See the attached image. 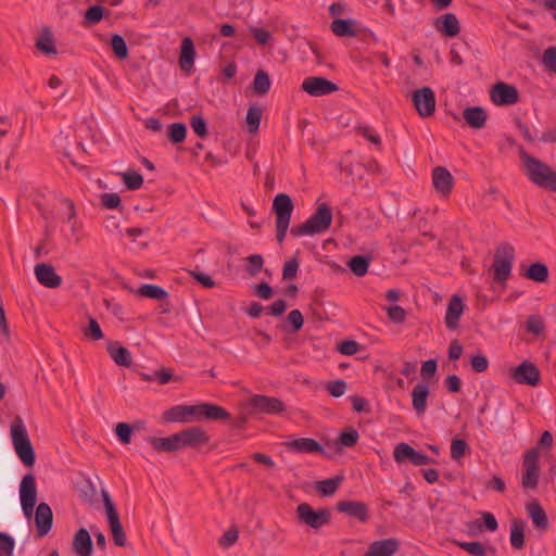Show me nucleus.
Wrapping results in <instances>:
<instances>
[{
  "instance_id": "f257e3e1",
  "label": "nucleus",
  "mask_w": 556,
  "mask_h": 556,
  "mask_svg": "<svg viewBox=\"0 0 556 556\" xmlns=\"http://www.w3.org/2000/svg\"><path fill=\"white\" fill-rule=\"evenodd\" d=\"M162 419L164 422L229 420L230 413L220 405L202 402L195 405L173 406L163 413Z\"/></svg>"
},
{
  "instance_id": "f03ea898",
  "label": "nucleus",
  "mask_w": 556,
  "mask_h": 556,
  "mask_svg": "<svg viewBox=\"0 0 556 556\" xmlns=\"http://www.w3.org/2000/svg\"><path fill=\"white\" fill-rule=\"evenodd\" d=\"M520 156L530 181L542 189L556 192V172L546 163L528 154L523 148L520 149Z\"/></svg>"
},
{
  "instance_id": "7ed1b4c3",
  "label": "nucleus",
  "mask_w": 556,
  "mask_h": 556,
  "mask_svg": "<svg viewBox=\"0 0 556 556\" xmlns=\"http://www.w3.org/2000/svg\"><path fill=\"white\" fill-rule=\"evenodd\" d=\"M332 210L328 203H319L313 215L303 224L293 226L290 233L293 237L313 236L327 231L332 223Z\"/></svg>"
},
{
  "instance_id": "20e7f679",
  "label": "nucleus",
  "mask_w": 556,
  "mask_h": 556,
  "mask_svg": "<svg viewBox=\"0 0 556 556\" xmlns=\"http://www.w3.org/2000/svg\"><path fill=\"white\" fill-rule=\"evenodd\" d=\"M11 438L17 457L24 466L33 467L36 453L21 417H16L11 425Z\"/></svg>"
},
{
  "instance_id": "39448f33",
  "label": "nucleus",
  "mask_w": 556,
  "mask_h": 556,
  "mask_svg": "<svg viewBox=\"0 0 556 556\" xmlns=\"http://www.w3.org/2000/svg\"><path fill=\"white\" fill-rule=\"evenodd\" d=\"M294 203L292 198L287 193H278L273 200L271 212L276 216V238L281 243L289 229Z\"/></svg>"
},
{
  "instance_id": "423d86ee",
  "label": "nucleus",
  "mask_w": 556,
  "mask_h": 556,
  "mask_svg": "<svg viewBox=\"0 0 556 556\" xmlns=\"http://www.w3.org/2000/svg\"><path fill=\"white\" fill-rule=\"evenodd\" d=\"M515 260V249L509 243H502L495 249L494 262L492 265L493 280L503 287L511 275Z\"/></svg>"
},
{
  "instance_id": "0eeeda50",
  "label": "nucleus",
  "mask_w": 556,
  "mask_h": 556,
  "mask_svg": "<svg viewBox=\"0 0 556 556\" xmlns=\"http://www.w3.org/2000/svg\"><path fill=\"white\" fill-rule=\"evenodd\" d=\"M541 476V466L539 453L535 448L528 450L522 457L521 465V488L525 490H535L539 485Z\"/></svg>"
},
{
  "instance_id": "6e6552de",
  "label": "nucleus",
  "mask_w": 556,
  "mask_h": 556,
  "mask_svg": "<svg viewBox=\"0 0 556 556\" xmlns=\"http://www.w3.org/2000/svg\"><path fill=\"white\" fill-rule=\"evenodd\" d=\"M101 494L113 542L115 545L123 547L127 544V538L119 519V514L109 492L102 490Z\"/></svg>"
},
{
  "instance_id": "1a4fd4ad",
  "label": "nucleus",
  "mask_w": 556,
  "mask_h": 556,
  "mask_svg": "<svg viewBox=\"0 0 556 556\" xmlns=\"http://www.w3.org/2000/svg\"><path fill=\"white\" fill-rule=\"evenodd\" d=\"M295 511L301 523L316 531L328 525L331 520V513L327 507L315 510L308 503H301L298 505Z\"/></svg>"
},
{
  "instance_id": "9d476101",
  "label": "nucleus",
  "mask_w": 556,
  "mask_h": 556,
  "mask_svg": "<svg viewBox=\"0 0 556 556\" xmlns=\"http://www.w3.org/2000/svg\"><path fill=\"white\" fill-rule=\"evenodd\" d=\"M252 410L250 414L279 415L286 410L285 403L275 396L255 394L247 402Z\"/></svg>"
},
{
  "instance_id": "9b49d317",
  "label": "nucleus",
  "mask_w": 556,
  "mask_h": 556,
  "mask_svg": "<svg viewBox=\"0 0 556 556\" xmlns=\"http://www.w3.org/2000/svg\"><path fill=\"white\" fill-rule=\"evenodd\" d=\"M20 502L24 516L29 519L37 503V486L33 473L25 475L20 483Z\"/></svg>"
},
{
  "instance_id": "f8f14e48",
  "label": "nucleus",
  "mask_w": 556,
  "mask_h": 556,
  "mask_svg": "<svg viewBox=\"0 0 556 556\" xmlns=\"http://www.w3.org/2000/svg\"><path fill=\"white\" fill-rule=\"evenodd\" d=\"M393 459L396 464L409 463L414 466L435 464V460L418 452L408 443L401 442L393 450Z\"/></svg>"
},
{
  "instance_id": "ddd939ff",
  "label": "nucleus",
  "mask_w": 556,
  "mask_h": 556,
  "mask_svg": "<svg viewBox=\"0 0 556 556\" xmlns=\"http://www.w3.org/2000/svg\"><path fill=\"white\" fill-rule=\"evenodd\" d=\"M412 102L419 116L424 118L432 116L435 112V93L428 86L414 90Z\"/></svg>"
},
{
  "instance_id": "4468645a",
  "label": "nucleus",
  "mask_w": 556,
  "mask_h": 556,
  "mask_svg": "<svg viewBox=\"0 0 556 556\" xmlns=\"http://www.w3.org/2000/svg\"><path fill=\"white\" fill-rule=\"evenodd\" d=\"M510 377L516 383L530 387H536L541 381L540 369L527 359L510 369Z\"/></svg>"
},
{
  "instance_id": "2eb2a0df",
  "label": "nucleus",
  "mask_w": 556,
  "mask_h": 556,
  "mask_svg": "<svg viewBox=\"0 0 556 556\" xmlns=\"http://www.w3.org/2000/svg\"><path fill=\"white\" fill-rule=\"evenodd\" d=\"M490 98L495 105L508 106L519 101V92L515 86L498 81L491 88Z\"/></svg>"
},
{
  "instance_id": "dca6fc26",
  "label": "nucleus",
  "mask_w": 556,
  "mask_h": 556,
  "mask_svg": "<svg viewBox=\"0 0 556 556\" xmlns=\"http://www.w3.org/2000/svg\"><path fill=\"white\" fill-rule=\"evenodd\" d=\"M301 89L312 97H323L338 91L339 87L326 77L309 76L303 80Z\"/></svg>"
},
{
  "instance_id": "f3484780",
  "label": "nucleus",
  "mask_w": 556,
  "mask_h": 556,
  "mask_svg": "<svg viewBox=\"0 0 556 556\" xmlns=\"http://www.w3.org/2000/svg\"><path fill=\"white\" fill-rule=\"evenodd\" d=\"M178 439L179 450L182 448H198L202 444H206L210 441V437L206 432L198 426L184 429L176 432Z\"/></svg>"
},
{
  "instance_id": "a211bd4d",
  "label": "nucleus",
  "mask_w": 556,
  "mask_h": 556,
  "mask_svg": "<svg viewBox=\"0 0 556 556\" xmlns=\"http://www.w3.org/2000/svg\"><path fill=\"white\" fill-rule=\"evenodd\" d=\"M287 450L294 453L320 454L326 458H331V455L324 448V446L313 438H299L285 443Z\"/></svg>"
},
{
  "instance_id": "6ab92c4d",
  "label": "nucleus",
  "mask_w": 556,
  "mask_h": 556,
  "mask_svg": "<svg viewBox=\"0 0 556 556\" xmlns=\"http://www.w3.org/2000/svg\"><path fill=\"white\" fill-rule=\"evenodd\" d=\"M33 515L35 518L37 535L39 538L48 535L53 526V513L51 507L45 502L39 503Z\"/></svg>"
},
{
  "instance_id": "aec40b11",
  "label": "nucleus",
  "mask_w": 556,
  "mask_h": 556,
  "mask_svg": "<svg viewBox=\"0 0 556 556\" xmlns=\"http://www.w3.org/2000/svg\"><path fill=\"white\" fill-rule=\"evenodd\" d=\"M526 513L531 519L534 529L541 533H545L549 529L548 517L538 498H532L526 506Z\"/></svg>"
},
{
  "instance_id": "412c9836",
  "label": "nucleus",
  "mask_w": 556,
  "mask_h": 556,
  "mask_svg": "<svg viewBox=\"0 0 556 556\" xmlns=\"http://www.w3.org/2000/svg\"><path fill=\"white\" fill-rule=\"evenodd\" d=\"M336 509L363 523H366L369 520L368 505L361 501H340L337 503Z\"/></svg>"
},
{
  "instance_id": "4be33fe9",
  "label": "nucleus",
  "mask_w": 556,
  "mask_h": 556,
  "mask_svg": "<svg viewBox=\"0 0 556 556\" xmlns=\"http://www.w3.org/2000/svg\"><path fill=\"white\" fill-rule=\"evenodd\" d=\"M34 273L38 282L46 288L55 289L62 285V277L56 274L54 267L49 263L36 264Z\"/></svg>"
},
{
  "instance_id": "5701e85b",
  "label": "nucleus",
  "mask_w": 556,
  "mask_h": 556,
  "mask_svg": "<svg viewBox=\"0 0 556 556\" xmlns=\"http://www.w3.org/2000/svg\"><path fill=\"white\" fill-rule=\"evenodd\" d=\"M454 177L446 167L437 166L432 169V185L442 197H447L454 187Z\"/></svg>"
},
{
  "instance_id": "b1692460",
  "label": "nucleus",
  "mask_w": 556,
  "mask_h": 556,
  "mask_svg": "<svg viewBox=\"0 0 556 556\" xmlns=\"http://www.w3.org/2000/svg\"><path fill=\"white\" fill-rule=\"evenodd\" d=\"M435 29L446 38H454L460 33V24L454 13H445L433 22Z\"/></svg>"
},
{
  "instance_id": "393cba45",
  "label": "nucleus",
  "mask_w": 556,
  "mask_h": 556,
  "mask_svg": "<svg viewBox=\"0 0 556 556\" xmlns=\"http://www.w3.org/2000/svg\"><path fill=\"white\" fill-rule=\"evenodd\" d=\"M464 308L465 304L459 295L455 294L450 299L444 319L447 329L456 330L458 328Z\"/></svg>"
},
{
  "instance_id": "a878e982",
  "label": "nucleus",
  "mask_w": 556,
  "mask_h": 556,
  "mask_svg": "<svg viewBox=\"0 0 556 556\" xmlns=\"http://www.w3.org/2000/svg\"><path fill=\"white\" fill-rule=\"evenodd\" d=\"M195 54L197 52L192 39L190 37H185L181 40L178 63L181 71L187 75L191 74L193 70Z\"/></svg>"
},
{
  "instance_id": "bb28decb",
  "label": "nucleus",
  "mask_w": 556,
  "mask_h": 556,
  "mask_svg": "<svg viewBox=\"0 0 556 556\" xmlns=\"http://www.w3.org/2000/svg\"><path fill=\"white\" fill-rule=\"evenodd\" d=\"M400 548V541L394 538L377 540L369 545L365 556H392Z\"/></svg>"
},
{
  "instance_id": "cd10ccee",
  "label": "nucleus",
  "mask_w": 556,
  "mask_h": 556,
  "mask_svg": "<svg viewBox=\"0 0 556 556\" xmlns=\"http://www.w3.org/2000/svg\"><path fill=\"white\" fill-rule=\"evenodd\" d=\"M72 548L78 556H91L93 544L91 535L86 528H79L74 534Z\"/></svg>"
},
{
  "instance_id": "c85d7f7f",
  "label": "nucleus",
  "mask_w": 556,
  "mask_h": 556,
  "mask_svg": "<svg viewBox=\"0 0 556 556\" xmlns=\"http://www.w3.org/2000/svg\"><path fill=\"white\" fill-rule=\"evenodd\" d=\"M430 395L429 386L425 382H418L412 391V406L418 416H422L427 409V401Z\"/></svg>"
},
{
  "instance_id": "c756f323",
  "label": "nucleus",
  "mask_w": 556,
  "mask_h": 556,
  "mask_svg": "<svg viewBox=\"0 0 556 556\" xmlns=\"http://www.w3.org/2000/svg\"><path fill=\"white\" fill-rule=\"evenodd\" d=\"M466 124L473 129H481L485 126L488 113L482 106H468L463 112Z\"/></svg>"
},
{
  "instance_id": "7c9ffc66",
  "label": "nucleus",
  "mask_w": 556,
  "mask_h": 556,
  "mask_svg": "<svg viewBox=\"0 0 556 556\" xmlns=\"http://www.w3.org/2000/svg\"><path fill=\"white\" fill-rule=\"evenodd\" d=\"M106 351L118 366L129 367L131 365L132 357L130 351L117 341L109 342Z\"/></svg>"
},
{
  "instance_id": "2f4dec72",
  "label": "nucleus",
  "mask_w": 556,
  "mask_h": 556,
  "mask_svg": "<svg viewBox=\"0 0 556 556\" xmlns=\"http://www.w3.org/2000/svg\"><path fill=\"white\" fill-rule=\"evenodd\" d=\"M526 521L520 518H514L510 522L509 541L513 548L517 551H520L526 546Z\"/></svg>"
},
{
  "instance_id": "473e14b6",
  "label": "nucleus",
  "mask_w": 556,
  "mask_h": 556,
  "mask_svg": "<svg viewBox=\"0 0 556 556\" xmlns=\"http://www.w3.org/2000/svg\"><path fill=\"white\" fill-rule=\"evenodd\" d=\"M357 21L350 18H336L330 24L331 31L338 37H355L357 36Z\"/></svg>"
},
{
  "instance_id": "72a5a7b5",
  "label": "nucleus",
  "mask_w": 556,
  "mask_h": 556,
  "mask_svg": "<svg viewBox=\"0 0 556 556\" xmlns=\"http://www.w3.org/2000/svg\"><path fill=\"white\" fill-rule=\"evenodd\" d=\"M359 434L357 430L353 427H349L339 433V437L336 442H328L327 446L333 445L336 447V453H341L342 446L353 447L357 444Z\"/></svg>"
},
{
  "instance_id": "f704fd0d",
  "label": "nucleus",
  "mask_w": 556,
  "mask_h": 556,
  "mask_svg": "<svg viewBox=\"0 0 556 556\" xmlns=\"http://www.w3.org/2000/svg\"><path fill=\"white\" fill-rule=\"evenodd\" d=\"M480 515V519H476L469 525L470 533H475L476 531L481 532L483 530L495 532L498 529V522L494 514L490 511H481Z\"/></svg>"
},
{
  "instance_id": "c9c22d12",
  "label": "nucleus",
  "mask_w": 556,
  "mask_h": 556,
  "mask_svg": "<svg viewBox=\"0 0 556 556\" xmlns=\"http://www.w3.org/2000/svg\"><path fill=\"white\" fill-rule=\"evenodd\" d=\"M147 441L153 446L157 452H177L179 451L177 434L174 433L167 438H156V437H148Z\"/></svg>"
},
{
  "instance_id": "e433bc0d",
  "label": "nucleus",
  "mask_w": 556,
  "mask_h": 556,
  "mask_svg": "<svg viewBox=\"0 0 556 556\" xmlns=\"http://www.w3.org/2000/svg\"><path fill=\"white\" fill-rule=\"evenodd\" d=\"M371 261L372 256L370 254L354 255L346 265L355 276L363 277L367 274Z\"/></svg>"
},
{
  "instance_id": "4c0bfd02",
  "label": "nucleus",
  "mask_w": 556,
  "mask_h": 556,
  "mask_svg": "<svg viewBox=\"0 0 556 556\" xmlns=\"http://www.w3.org/2000/svg\"><path fill=\"white\" fill-rule=\"evenodd\" d=\"M109 13V10L101 4L91 5L85 11L81 24L84 27L96 25L106 17Z\"/></svg>"
},
{
  "instance_id": "58836bf2",
  "label": "nucleus",
  "mask_w": 556,
  "mask_h": 556,
  "mask_svg": "<svg viewBox=\"0 0 556 556\" xmlns=\"http://www.w3.org/2000/svg\"><path fill=\"white\" fill-rule=\"evenodd\" d=\"M522 275L535 282H546L548 279V267L541 262L531 263Z\"/></svg>"
},
{
  "instance_id": "ea45409f",
  "label": "nucleus",
  "mask_w": 556,
  "mask_h": 556,
  "mask_svg": "<svg viewBox=\"0 0 556 556\" xmlns=\"http://www.w3.org/2000/svg\"><path fill=\"white\" fill-rule=\"evenodd\" d=\"M270 84L271 81L268 73L264 70H258L255 73L251 85L253 93L256 96H264L268 93L270 89Z\"/></svg>"
},
{
  "instance_id": "a19ab883",
  "label": "nucleus",
  "mask_w": 556,
  "mask_h": 556,
  "mask_svg": "<svg viewBox=\"0 0 556 556\" xmlns=\"http://www.w3.org/2000/svg\"><path fill=\"white\" fill-rule=\"evenodd\" d=\"M36 48L46 55H51L56 53V49L54 46V39L51 30L49 28H45L39 35L36 41Z\"/></svg>"
},
{
  "instance_id": "79ce46f5",
  "label": "nucleus",
  "mask_w": 556,
  "mask_h": 556,
  "mask_svg": "<svg viewBox=\"0 0 556 556\" xmlns=\"http://www.w3.org/2000/svg\"><path fill=\"white\" fill-rule=\"evenodd\" d=\"M137 294L142 298L153 299L163 301L168 298V292L161 286L152 285V283H146L142 285L138 290Z\"/></svg>"
},
{
  "instance_id": "37998d69",
  "label": "nucleus",
  "mask_w": 556,
  "mask_h": 556,
  "mask_svg": "<svg viewBox=\"0 0 556 556\" xmlns=\"http://www.w3.org/2000/svg\"><path fill=\"white\" fill-rule=\"evenodd\" d=\"M343 481V477L342 476H336L333 478H329V479H325V480H321V481H318L317 484H316V491L321 495V496H331L333 495L337 490L339 489V486L341 485Z\"/></svg>"
},
{
  "instance_id": "c03bdc74",
  "label": "nucleus",
  "mask_w": 556,
  "mask_h": 556,
  "mask_svg": "<svg viewBox=\"0 0 556 556\" xmlns=\"http://www.w3.org/2000/svg\"><path fill=\"white\" fill-rule=\"evenodd\" d=\"M167 139L173 144L182 143L187 137V126L184 123L176 122L168 125L166 130Z\"/></svg>"
},
{
  "instance_id": "a18cd8bd",
  "label": "nucleus",
  "mask_w": 556,
  "mask_h": 556,
  "mask_svg": "<svg viewBox=\"0 0 556 556\" xmlns=\"http://www.w3.org/2000/svg\"><path fill=\"white\" fill-rule=\"evenodd\" d=\"M262 113L263 110L258 104L254 103L249 106L245 117L247 128L249 132L254 134L258 130L262 119Z\"/></svg>"
},
{
  "instance_id": "49530a36",
  "label": "nucleus",
  "mask_w": 556,
  "mask_h": 556,
  "mask_svg": "<svg viewBox=\"0 0 556 556\" xmlns=\"http://www.w3.org/2000/svg\"><path fill=\"white\" fill-rule=\"evenodd\" d=\"M110 47L118 60H126L129 56L128 46L122 35L113 34L110 39Z\"/></svg>"
},
{
  "instance_id": "de8ad7c7",
  "label": "nucleus",
  "mask_w": 556,
  "mask_h": 556,
  "mask_svg": "<svg viewBox=\"0 0 556 556\" xmlns=\"http://www.w3.org/2000/svg\"><path fill=\"white\" fill-rule=\"evenodd\" d=\"M122 179L126 188L130 191L138 190L143 185V177L136 170H127L122 174Z\"/></svg>"
},
{
  "instance_id": "09e8293b",
  "label": "nucleus",
  "mask_w": 556,
  "mask_h": 556,
  "mask_svg": "<svg viewBox=\"0 0 556 556\" xmlns=\"http://www.w3.org/2000/svg\"><path fill=\"white\" fill-rule=\"evenodd\" d=\"M455 545L468 552L472 556H486V549L481 542L453 541Z\"/></svg>"
},
{
  "instance_id": "8fccbe9b",
  "label": "nucleus",
  "mask_w": 556,
  "mask_h": 556,
  "mask_svg": "<svg viewBox=\"0 0 556 556\" xmlns=\"http://www.w3.org/2000/svg\"><path fill=\"white\" fill-rule=\"evenodd\" d=\"M190 126L193 132L201 139H204L208 136L207 123L201 114L191 116Z\"/></svg>"
},
{
  "instance_id": "3c124183",
  "label": "nucleus",
  "mask_w": 556,
  "mask_h": 556,
  "mask_svg": "<svg viewBox=\"0 0 556 556\" xmlns=\"http://www.w3.org/2000/svg\"><path fill=\"white\" fill-rule=\"evenodd\" d=\"M470 446L466 440L460 438H454L451 443V458L454 460L460 459L466 451H469Z\"/></svg>"
},
{
  "instance_id": "603ef678",
  "label": "nucleus",
  "mask_w": 556,
  "mask_h": 556,
  "mask_svg": "<svg viewBox=\"0 0 556 556\" xmlns=\"http://www.w3.org/2000/svg\"><path fill=\"white\" fill-rule=\"evenodd\" d=\"M84 334L93 341L101 340L104 337L99 323L91 316L88 317V326L84 329Z\"/></svg>"
},
{
  "instance_id": "864d4df0",
  "label": "nucleus",
  "mask_w": 556,
  "mask_h": 556,
  "mask_svg": "<svg viewBox=\"0 0 556 556\" xmlns=\"http://www.w3.org/2000/svg\"><path fill=\"white\" fill-rule=\"evenodd\" d=\"M134 433V427L128 422H118L115 427V434L118 441L123 444H129L131 435Z\"/></svg>"
},
{
  "instance_id": "5fc2aeb1",
  "label": "nucleus",
  "mask_w": 556,
  "mask_h": 556,
  "mask_svg": "<svg viewBox=\"0 0 556 556\" xmlns=\"http://www.w3.org/2000/svg\"><path fill=\"white\" fill-rule=\"evenodd\" d=\"M15 548L14 538L0 531V556H12Z\"/></svg>"
},
{
  "instance_id": "6e6d98bb",
  "label": "nucleus",
  "mask_w": 556,
  "mask_h": 556,
  "mask_svg": "<svg viewBox=\"0 0 556 556\" xmlns=\"http://www.w3.org/2000/svg\"><path fill=\"white\" fill-rule=\"evenodd\" d=\"M299 253L300 252L298 251L295 253V255L290 261L285 263L283 268H282V279L283 280H292L296 277V274H298V270L300 267V263L298 260Z\"/></svg>"
},
{
  "instance_id": "4d7b16f0",
  "label": "nucleus",
  "mask_w": 556,
  "mask_h": 556,
  "mask_svg": "<svg viewBox=\"0 0 556 556\" xmlns=\"http://www.w3.org/2000/svg\"><path fill=\"white\" fill-rule=\"evenodd\" d=\"M248 264H247V273L251 276V277H254L256 276L263 268V264H264V258L261 254H252L250 255L248 258Z\"/></svg>"
},
{
  "instance_id": "13d9d810",
  "label": "nucleus",
  "mask_w": 556,
  "mask_h": 556,
  "mask_svg": "<svg viewBox=\"0 0 556 556\" xmlns=\"http://www.w3.org/2000/svg\"><path fill=\"white\" fill-rule=\"evenodd\" d=\"M288 321L290 325V329L286 330L291 333H296L302 329L304 325V317L299 309H293L288 315Z\"/></svg>"
},
{
  "instance_id": "bf43d9fd",
  "label": "nucleus",
  "mask_w": 556,
  "mask_h": 556,
  "mask_svg": "<svg viewBox=\"0 0 556 556\" xmlns=\"http://www.w3.org/2000/svg\"><path fill=\"white\" fill-rule=\"evenodd\" d=\"M544 327V321L540 315H531L526 321L527 331L535 336H540Z\"/></svg>"
},
{
  "instance_id": "052dcab7",
  "label": "nucleus",
  "mask_w": 556,
  "mask_h": 556,
  "mask_svg": "<svg viewBox=\"0 0 556 556\" xmlns=\"http://www.w3.org/2000/svg\"><path fill=\"white\" fill-rule=\"evenodd\" d=\"M348 384L343 379H337L329 381L326 386V390L332 397H340L346 391Z\"/></svg>"
},
{
  "instance_id": "680f3d73",
  "label": "nucleus",
  "mask_w": 556,
  "mask_h": 556,
  "mask_svg": "<svg viewBox=\"0 0 556 556\" xmlns=\"http://www.w3.org/2000/svg\"><path fill=\"white\" fill-rule=\"evenodd\" d=\"M154 377L156 378L155 381H157L160 384H166L170 381H180V378L178 376L174 375V371L172 368H160L154 370Z\"/></svg>"
},
{
  "instance_id": "e2e57ef3",
  "label": "nucleus",
  "mask_w": 556,
  "mask_h": 556,
  "mask_svg": "<svg viewBox=\"0 0 556 556\" xmlns=\"http://www.w3.org/2000/svg\"><path fill=\"white\" fill-rule=\"evenodd\" d=\"M361 345L358 342H356L355 340H352V339H346V340H343L341 341L339 344H338V352L343 354V355H346V356H351V355H354L358 352Z\"/></svg>"
},
{
  "instance_id": "0e129e2a",
  "label": "nucleus",
  "mask_w": 556,
  "mask_h": 556,
  "mask_svg": "<svg viewBox=\"0 0 556 556\" xmlns=\"http://www.w3.org/2000/svg\"><path fill=\"white\" fill-rule=\"evenodd\" d=\"M238 536L239 531L232 526L219 538L218 543L223 547H230L237 542Z\"/></svg>"
},
{
  "instance_id": "69168bd1",
  "label": "nucleus",
  "mask_w": 556,
  "mask_h": 556,
  "mask_svg": "<svg viewBox=\"0 0 556 556\" xmlns=\"http://www.w3.org/2000/svg\"><path fill=\"white\" fill-rule=\"evenodd\" d=\"M471 369L476 372H484L489 367V361L485 355L479 353L470 357Z\"/></svg>"
},
{
  "instance_id": "338daca9",
  "label": "nucleus",
  "mask_w": 556,
  "mask_h": 556,
  "mask_svg": "<svg viewBox=\"0 0 556 556\" xmlns=\"http://www.w3.org/2000/svg\"><path fill=\"white\" fill-rule=\"evenodd\" d=\"M101 204L109 210H114L121 206V197L115 192H106L101 195Z\"/></svg>"
},
{
  "instance_id": "774afa93",
  "label": "nucleus",
  "mask_w": 556,
  "mask_h": 556,
  "mask_svg": "<svg viewBox=\"0 0 556 556\" xmlns=\"http://www.w3.org/2000/svg\"><path fill=\"white\" fill-rule=\"evenodd\" d=\"M543 63L551 71L556 72V47L552 46L545 49L543 53Z\"/></svg>"
}]
</instances>
